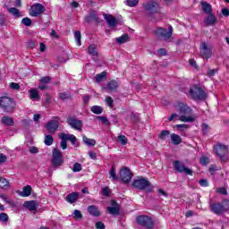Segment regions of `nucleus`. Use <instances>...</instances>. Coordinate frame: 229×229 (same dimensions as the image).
Masks as SVG:
<instances>
[{"instance_id": "f257e3e1", "label": "nucleus", "mask_w": 229, "mask_h": 229, "mask_svg": "<svg viewBox=\"0 0 229 229\" xmlns=\"http://www.w3.org/2000/svg\"><path fill=\"white\" fill-rule=\"evenodd\" d=\"M131 187L132 189H136V191H144V192H146L147 194H149V192H153L154 190L151 182L142 176H139L134 179L132 181Z\"/></svg>"}, {"instance_id": "f03ea898", "label": "nucleus", "mask_w": 229, "mask_h": 229, "mask_svg": "<svg viewBox=\"0 0 229 229\" xmlns=\"http://www.w3.org/2000/svg\"><path fill=\"white\" fill-rule=\"evenodd\" d=\"M177 111L181 114L179 120L182 123H194L195 119L193 116H187L191 115L192 109L189 107L185 103L179 102L176 106Z\"/></svg>"}, {"instance_id": "7ed1b4c3", "label": "nucleus", "mask_w": 229, "mask_h": 229, "mask_svg": "<svg viewBox=\"0 0 229 229\" xmlns=\"http://www.w3.org/2000/svg\"><path fill=\"white\" fill-rule=\"evenodd\" d=\"M16 106L17 103L13 98L6 96L0 97V108L4 114H13Z\"/></svg>"}, {"instance_id": "20e7f679", "label": "nucleus", "mask_w": 229, "mask_h": 229, "mask_svg": "<svg viewBox=\"0 0 229 229\" xmlns=\"http://www.w3.org/2000/svg\"><path fill=\"white\" fill-rule=\"evenodd\" d=\"M143 8L148 13V17L150 18V21L152 22L155 21V18H153V15L155 13H160V5L156 1H149L143 4Z\"/></svg>"}, {"instance_id": "39448f33", "label": "nucleus", "mask_w": 229, "mask_h": 229, "mask_svg": "<svg viewBox=\"0 0 229 229\" xmlns=\"http://www.w3.org/2000/svg\"><path fill=\"white\" fill-rule=\"evenodd\" d=\"M189 94L194 101H205L207 99V92L199 86L190 88Z\"/></svg>"}, {"instance_id": "423d86ee", "label": "nucleus", "mask_w": 229, "mask_h": 229, "mask_svg": "<svg viewBox=\"0 0 229 229\" xmlns=\"http://www.w3.org/2000/svg\"><path fill=\"white\" fill-rule=\"evenodd\" d=\"M154 33L157 38H163L165 41H167L173 37V26H170L168 30L162 27H158L154 30Z\"/></svg>"}, {"instance_id": "0eeeda50", "label": "nucleus", "mask_w": 229, "mask_h": 229, "mask_svg": "<svg viewBox=\"0 0 229 229\" xmlns=\"http://www.w3.org/2000/svg\"><path fill=\"white\" fill-rule=\"evenodd\" d=\"M136 223H138L140 226H143V228H148V229H151L155 226V222H153V218L146 215H140L137 216Z\"/></svg>"}, {"instance_id": "6e6552de", "label": "nucleus", "mask_w": 229, "mask_h": 229, "mask_svg": "<svg viewBox=\"0 0 229 229\" xmlns=\"http://www.w3.org/2000/svg\"><path fill=\"white\" fill-rule=\"evenodd\" d=\"M174 169L176 173H180L181 174H188L189 176H192L193 172L191 168L185 166L183 162L180 160H175L173 162Z\"/></svg>"}, {"instance_id": "1a4fd4ad", "label": "nucleus", "mask_w": 229, "mask_h": 229, "mask_svg": "<svg viewBox=\"0 0 229 229\" xmlns=\"http://www.w3.org/2000/svg\"><path fill=\"white\" fill-rule=\"evenodd\" d=\"M64 164V156L58 148L52 150V165L54 167H60Z\"/></svg>"}, {"instance_id": "9d476101", "label": "nucleus", "mask_w": 229, "mask_h": 229, "mask_svg": "<svg viewBox=\"0 0 229 229\" xmlns=\"http://www.w3.org/2000/svg\"><path fill=\"white\" fill-rule=\"evenodd\" d=\"M213 149L220 160L225 162V157H226V154L228 153V146L222 143H217L216 145H214Z\"/></svg>"}, {"instance_id": "9b49d317", "label": "nucleus", "mask_w": 229, "mask_h": 229, "mask_svg": "<svg viewBox=\"0 0 229 229\" xmlns=\"http://www.w3.org/2000/svg\"><path fill=\"white\" fill-rule=\"evenodd\" d=\"M44 12H46V7L42 5V4L35 3L30 5L29 15H30V17H38V15L44 13Z\"/></svg>"}, {"instance_id": "f8f14e48", "label": "nucleus", "mask_w": 229, "mask_h": 229, "mask_svg": "<svg viewBox=\"0 0 229 229\" xmlns=\"http://www.w3.org/2000/svg\"><path fill=\"white\" fill-rule=\"evenodd\" d=\"M133 176V174L131 173V170L128 167H124L120 170V178L123 183H130L131 181V178Z\"/></svg>"}, {"instance_id": "ddd939ff", "label": "nucleus", "mask_w": 229, "mask_h": 229, "mask_svg": "<svg viewBox=\"0 0 229 229\" xmlns=\"http://www.w3.org/2000/svg\"><path fill=\"white\" fill-rule=\"evenodd\" d=\"M68 124L73 128V130H78L81 131V128H83V122L81 120H78L75 117L69 116L67 118Z\"/></svg>"}, {"instance_id": "4468645a", "label": "nucleus", "mask_w": 229, "mask_h": 229, "mask_svg": "<svg viewBox=\"0 0 229 229\" xmlns=\"http://www.w3.org/2000/svg\"><path fill=\"white\" fill-rule=\"evenodd\" d=\"M200 56L203 60L212 58V49L208 48V45L206 42L202 43V47H200Z\"/></svg>"}, {"instance_id": "2eb2a0df", "label": "nucleus", "mask_w": 229, "mask_h": 229, "mask_svg": "<svg viewBox=\"0 0 229 229\" xmlns=\"http://www.w3.org/2000/svg\"><path fill=\"white\" fill-rule=\"evenodd\" d=\"M209 208L213 214H216V216H221V214H225V211L223 210V206L221 205V202H214L209 204Z\"/></svg>"}, {"instance_id": "dca6fc26", "label": "nucleus", "mask_w": 229, "mask_h": 229, "mask_svg": "<svg viewBox=\"0 0 229 229\" xmlns=\"http://www.w3.org/2000/svg\"><path fill=\"white\" fill-rule=\"evenodd\" d=\"M46 128L49 131V133H55L60 128V123L58 121L52 120L46 124Z\"/></svg>"}, {"instance_id": "f3484780", "label": "nucleus", "mask_w": 229, "mask_h": 229, "mask_svg": "<svg viewBox=\"0 0 229 229\" xmlns=\"http://www.w3.org/2000/svg\"><path fill=\"white\" fill-rule=\"evenodd\" d=\"M104 19L106 21L109 28H115L118 24L117 18L114 17L112 14H104Z\"/></svg>"}, {"instance_id": "a211bd4d", "label": "nucleus", "mask_w": 229, "mask_h": 229, "mask_svg": "<svg viewBox=\"0 0 229 229\" xmlns=\"http://www.w3.org/2000/svg\"><path fill=\"white\" fill-rule=\"evenodd\" d=\"M88 213L89 216H93V217H99L101 216V211L99 210V208L96 205H90L87 208Z\"/></svg>"}, {"instance_id": "6ab92c4d", "label": "nucleus", "mask_w": 229, "mask_h": 229, "mask_svg": "<svg viewBox=\"0 0 229 229\" xmlns=\"http://www.w3.org/2000/svg\"><path fill=\"white\" fill-rule=\"evenodd\" d=\"M23 207L30 211L37 210V208L38 207V201L37 200H27L23 203Z\"/></svg>"}, {"instance_id": "aec40b11", "label": "nucleus", "mask_w": 229, "mask_h": 229, "mask_svg": "<svg viewBox=\"0 0 229 229\" xmlns=\"http://www.w3.org/2000/svg\"><path fill=\"white\" fill-rule=\"evenodd\" d=\"M204 22L206 26H214V24H217V17H216V14L211 13L208 14Z\"/></svg>"}, {"instance_id": "412c9836", "label": "nucleus", "mask_w": 229, "mask_h": 229, "mask_svg": "<svg viewBox=\"0 0 229 229\" xmlns=\"http://www.w3.org/2000/svg\"><path fill=\"white\" fill-rule=\"evenodd\" d=\"M106 87L110 92H115V90L119 89V82L116 80H111L107 82Z\"/></svg>"}, {"instance_id": "4be33fe9", "label": "nucleus", "mask_w": 229, "mask_h": 229, "mask_svg": "<svg viewBox=\"0 0 229 229\" xmlns=\"http://www.w3.org/2000/svg\"><path fill=\"white\" fill-rule=\"evenodd\" d=\"M78 198H80V194L78 192H72L66 196V201L71 204L76 203Z\"/></svg>"}, {"instance_id": "5701e85b", "label": "nucleus", "mask_w": 229, "mask_h": 229, "mask_svg": "<svg viewBox=\"0 0 229 229\" xmlns=\"http://www.w3.org/2000/svg\"><path fill=\"white\" fill-rule=\"evenodd\" d=\"M114 40L121 46L123 44H126V42H130V36L128 34H123L121 37L115 38Z\"/></svg>"}, {"instance_id": "b1692460", "label": "nucleus", "mask_w": 229, "mask_h": 229, "mask_svg": "<svg viewBox=\"0 0 229 229\" xmlns=\"http://www.w3.org/2000/svg\"><path fill=\"white\" fill-rule=\"evenodd\" d=\"M1 123L4 126H13L15 124V122L13 121V118L10 116H4L1 118Z\"/></svg>"}, {"instance_id": "393cba45", "label": "nucleus", "mask_w": 229, "mask_h": 229, "mask_svg": "<svg viewBox=\"0 0 229 229\" xmlns=\"http://www.w3.org/2000/svg\"><path fill=\"white\" fill-rule=\"evenodd\" d=\"M20 196L22 198H28V196H31V187L30 185L23 187V191H20Z\"/></svg>"}, {"instance_id": "a878e982", "label": "nucleus", "mask_w": 229, "mask_h": 229, "mask_svg": "<svg viewBox=\"0 0 229 229\" xmlns=\"http://www.w3.org/2000/svg\"><path fill=\"white\" fill-rule=\"evenodd\" d=\"M202 10H203V13H208V15L212 13V12H213L212 4H210L207 2H202Z\"/></svg>"}, {"instance_id": "bb28decb", "label": "nucleus", "mask_w": 229, "mask_h": 229, "mask_svg": "<svg viewBox=\"0 0 229 229\" xmlns=\"http://www.w3.org/2000/svg\"><path fill=\"white\" fill-rule=\"evenodd\" d=\"M107 212L112 216H119L121 213V207H107Z\"/></svg>"}, {"instance_id": "cd10ccee", "label": "nucleus", "mask_w": 229, "mask_h": 229, "mask_svg": "<svg viewBox=\"0 0 229 229\" xmlns=\"http://www.w3.org/2000/svg\"><path fill=\"white\" fill-rule=\"evenodd\" d=\"M170 137L172 139V144L174 146H178L182 142V137H180L178 134L172 133Z\"/></svg>"}, {"instance_id": "c85d7f7f", "label": "nucleus", "mask_w": 229, "mask_h": 229, "mask_svg": "<svg viewBox=\"0 0 229 229\" xmlns=\"http://www.w3.org/2000/svg\"><path fill=\"white\" fill-rule=\"evenodd\" d=\"M7 12H9V13H11L12 15H13L14 17H22V13H21V11H19V9L15 8V7H10L7 9Z\"/></svg>"}, {"instance_id": "c756f323", "label": "nucleus", "mask_w": 229, "mask_h": 229, "mask_svg": "<svg viewBox=\"0 0 229 229\" xmlns=\"http://www.w3.org/2000/svg\"><path fill=\"white\" fill-rule=\"evenodd\" d=\"M95 80L97 83H101V81H105L106 80V72H102L100 73H98L95 76Z\"/></svg>"}, {"instance_id": "7c9ffc66", "label": "nucleus", "mask_w": 229, "mask_h": 229, "mask_svg": "<svg viewBox=\"0 0 229 229\" xmlns=\"http://www.w3.org/2000/svg\"><path fill=\"white\" fill-rule=\"evenodd\" d=\"M58 137L59 139H61V143H60L61 148L64 150L67 148V140L65 139L64 132H60L58 134Z\"/></svg>"}, {"instance_id": "2f4dec72", "label": "nucleus", "mask_w": 229, "mask_h": 229, "mask_svg": "<svg viewBox=\"0 0 229 229\" xmlns=\"http://www.w3.org/2000/svg\"><path fill=\"white\" fill-rule=\"evenodd\" d=\"M171 135V131H167V130H163L158 136V139H160V140H167V139H169V136Z\"/></svg>"}, {"instance_id": "473e14b6", "label": "nucleus", "mask_w": 229, "mask_h": 229, "mask_svg": "<svg viewBox=\"0 0 229 229\" xmlns=\"http://www.w3.org/2000/svg\"><path fill=\"white\" fill-rule=\"evenodd\" d=\"M88 53L91 56H98V47H96V45H89L88 47Z\"/></svg>"}, {"instance_id": "72a5a7b5", "label": "nucleus", "mask_w": 229, "mask_h": 229, "mask_svg": "<svg viewBox=\"0 0 229 229\" xmlns=\"http://www.w3.org/2000/svg\"><path fill=\"white\" fill-rule=\"evenodd\" d=\"M63 135L64 136L66 140H70V142L74 146V144H76V141L78 140V139L76 138V136H74V134H65L63 132Z\"/></svg>"}, {"instance_id": "f704fd0d", "label": "nucleus", "mask_w": 229, "mask_h": 229, "mask_svg": "<svg viewBox=\"0 0 229 229\" xmlns=\"http://www.w3.org/2000/svg\"><path fill=\"white\" fill-rule=\"evenodd\" d=\"M82 140L86 144V146H96V140L89 139L87 136H83Z\"/></svg>"}, {"instance_id": "c9c22d12", "label": "nucleus", "mask_w": 229, "mask_h": 229, "mask_svg": "<svg viewBox=\"0 0 229 229\" xmlns=\"http://www.w3.org/2000/svg\"><path fill=\"white\" fill-rule=\"evenodd\" d=\"M90 111L93 114H96V115H99L100 114H103V107L100 106H91Z\"/></svg>"}, {"instance_id": "e433bc0d", "label": "nucleus", "mask_w": 229, "mask_h": 229, "mask_svg": "<svg viewBox=\"0 0 229 229\" xmlns=\"http://www.w3.org/2000/svg\"><path fill=\"white\" fill-rule=\"evenodd\" d=\"M37 46H38V43H37V41H35V40L29 39L26 42V47L28 49H33V48L37 47Z\"/></svg>"}, {"instance_id": "4c0bfd02", "label": "nucleus", "mask_w": 229, "mask_h": 229, "mask_svg": "<svg viewBox=\"0 0 229 229\" xmlns=\"http://www.w3.org/2000/svg\"><path fill=\"white\" fill-rule=\"evenodd\" d=\"M45 145L46 146H53V143L55 142V138H53L52 135H47L45 138Z\"/></svg>"}, {"instance_id": "58836bf2", "label": "nucleus", "mask_w": 229, "mask_h": 229, "mask_svg": "<svg viewBox=\"0 0 229 229\" xmlns=\"http://www.w3.org/2000/svg\"><path fill=\"white\" fill-rule=\"evenodd\" d=\"M10 185V182L6 178L4 177H0V189H6Z\"/></svg>"}, {"instance_id": "ea45409f", "label": "nucleus", "mask_w": 229, "mask_h": 229, "mask_svg": "<svg viewBox=\"0 0 229 229\" xmlns=\"http://www.w3.org/2000/svg\"><path fill=\"white\" fill-rule=\"evenodd\" d=\"M117 142H120L122 146H126V144H128V138H126L124 135H119L117 137Z\"/></svg>"}, {"instance_id": "a19ab883", "label": "nucleus", "mask_w": 229, "mask_h": 229, "mask_svg": "<svg viewBox=\"0 0 229 229\" xmlns=\"http://www.w3.org/2000/svg\"><path fill=\"white\" fill-rule=\"evenodd\" d=\"M224 212H229V199H224L221 202Z\"/></svg>"}, {"instance_id": "79ce46f5", "label": "nucleus", "mask_w": 229, "mask_h": 229, "mask_svg": "<svg viewBox=\"0 0 229 229\" xmlns=\"http://www.w3.org/2000/svg\"><path fill=\"white\" fill-rule=\"evenodd\" d=\"M74 38L76 40L77 46H81V32L80 30L75 31Z\"/></svg>"}, {"instance_id": "37998d69", "label": "nucleus", "mask_w": 229, "mask_h": 229, "mask_svg": "<svg viewBox=\"0 0 229 229\" xmlns=\"http://www.w3.org/2000/svg\"><path fill=\"white\" fill-rule=\"evenodd\" d=\"M30 99H38L39 98L38 90H37L36 89H31L30 90Z\"/></svg>"}, {"instance_id": "c03bdc74", "label": "nucleus", "mask_w": 229, "mask_h": 229, "mask_svg": "<svg viewBox=\"0 0 229 229\" xmlns=\"http://www.w3.org/2000/svg\"><path fill=\"white\" fill-rule=\"evenodd\" d=\"M125 4H127V6H130L131 8H134V6H137V4H139V0H126Z\"/></svg>"}, {"instance_id": "a18cd8bd", "label": "nucleus", "mask_w": 229, "mask_h": 229, "mask_svg": "<svg viewBox=\"0 0 229 229\" xmlns=\"http://www.w3.org/2000/svg\"><path fill=\"white\" fill-rule=\"evenodd\" d=\"M199 162L202 165H208L210 164V158L207 156L201 157Z\"/></svg>"}, {"instance_id": "49530a36", "label": "nucleus", "mask_w": 229, "mask_h": 229, "mask_svg": "<svg viewBox=\"0 0 229 229\" xmlns=\"http://www.w3.org/2000/svg\"><path fill=\"white\" fill-rule=\"evenodd\" d=\"M97 119H98V121H101L103 124H106V126H110V121L108 120V118H106V116H97Z\"/></svg>"}, {"instance_id": "de8ad7c7", "label": "nucleus", "mask_w": 229, "mask_h": 229, "mask_svg": "<svg viewBox=\"0 0 229 229\" xmlns=\"http://www.w3.org/2000/svg\"><path fill=\"white\" fill-rule=\"evenodd\" d=\"M21 24L24 26L30 27L31 24H33V21L29 17H25L21 20Z\"/></svg>"}, {"instance_id": "09e8293b", "label": "nucleus", "mask_w": 229, "mask_h": 229, "mask_svg": "<svg viewBox=\"0 0 229 229\" xmlns=\"http://www.w3.org/2000/svg\"><path fill=\"white\" fill-rule=\"evenodd\" d=\"M10 217L8 216V214L6 213H0V221L2 223H8Z\"/></svg>"}, {"instance_id": "8fccbe9b", "label": "nucleus", "mask_w": 229, "mask_h": 229, "mask_svg": "<svg viewBox=\"0 0 229 229\" xmlns=\"http://www.w3.org/2000/svg\"><path fill=\"white\" fill-rule=\"evenodd\" d=\"M109 174H110L111 178H113L114 180H119V176L115 175V166H114V165L111 166Z\"/></svg>"}, {"instance_id": "3c124183", "label": "nucleus", "mask_w": 229, "mask_h": 229, "mask_svg": "<svg viewBox=\"0 0 229 229\" xmlns=\"http://www.w3.org/2000/svg\"><path fill=\"white\" fill-rule=\"evenodd\" d=\"M59 98L62 101H64V99H71L72 96L69 93L62 92L59 93Z\"/></svg>"}, {"instance_id": "603ef678", "label": "nucleus", "mask_w": 229, "mask_h": 229, "mask_svg": "<svg viewBox=\"0 0 229 229\" xmlns=\"http://www.w3.org/2000/svg\"><path fill=\"white\" fill-rule=\"evenodd\" d=\"M82 169H83V167H81V164L75 163L73 165V167H72L73 173H80V171H81Z\"/></svg>"}, {"instance_id": "864d4df0", "label": "nucleus", "mask_w": 229, "mask_h": 229, "mask_svg": "<svg viewBox=\"0 0 229 229\" xmlns=\"http://www.w3.org/2000/svg\"><path fill=\"white\" fill-rule=\"evenodd\" d=\"M89 16L91 17V21H95V22L99 23V16L96 13V12H91L89 13Z\"/></svg>"}, {"instance_id": "5fc2aeb1", "label": "nucleus", "mask_w": 229, "mask_h": 229, "mask_svg": "<svg viewBox=\"0 0 229 229\" xmlns=\"http://www.w3.org/2000/svg\"><path fill=\"white\" fill-rule=\"evenodd\" d=\"M21 124L25 130H28L31 124V120L24 119L21 121Z\"/></svg>"}, {"instance_id": "6e6d98bb", "label": "nucleus", "mask_w": 229, "mask_h": 229, "mask_svg": "<svg viewBox=\"0 0 229 229\" xmlns=\"http://www.w3.org/2000/svg\"><path fill=\"white\" fill-rule=\"evenodd\" d=\"M189 64H190V65H191V67L193 69H195V71H199V66H198V64H196V60L195 59H190L189 60Z\"/></svg>"}, {"instance_id": "4d7b16f0", "label": "nucleus", "mask_w": 229, "mask_h": 229, "mask_svg": "<svg viewBox=\"0 0 229 229\" xmlns=\"http://www.w3.org/2000/svg\"><path fill=\"white\" fill-rule=\"evenodd\" d=\"M216 192H218V194H222V196H227L228 195V191L225 187L218 188L216 190Z\"/></svg>"}, {"instance_id": "13d9d810", "label": "nucleus", "mask_w": 229, "mask_h": 229, "mask_svg": "<svg viewBox=\"0 0 229 229\" xmlns=\"http://www.w3.org/2000/svg\"><path fill=\"white\" fill-rule=\"evenodd\" d=\"M73 217L75 219H81L83 217V215H81V211L75 209L73 212Z\"/></svg>"}, {"instance_id": "bf43d9fd", "label": "nucleus", "mask_w": 229, "mask_h": 229, "mask_svg": "<svg viewBox=\"0 0 229 229\" xmlns=\"http://www.w3.org/2000/svg\"><path fill=\"white\" fill-rule=\"evenodd\" d=\"M0 26H6V16L0 13Z\"/></svg>"}, {"instance_id": "052dcab7", "label": "nucleus", "mask_w": 229, "mask_h": 229, "mask_svg": "<svg viewBox=\"0 0 229 229\" xmlns=\"http://www.w3.org/2000/svg\"><path fill=\"white\" fill-rule=\"evenodd\" d=\"M10 88L13 89V90H19V89H21V85L17 82H11Z\"/></svg>"}, {"instance_id": "680f3d73", "label": "nucleus", "mask_w": 229, "mask_h": 229, "mask_svg": "<svg viewBox=\"0 0 229 229\" xmlns=\"http://www.w3.org/2000/svg\"><path fill=\"white\" fill-rule=\"evenodd\" d=\"M201 128H202V134L207 135V133H208V124L202 123Z\"/></svg>"}, {"instance_id": "e2e57ef3", "label": "nucleus", "mask_w": 229, "mask_h": 229, "mask_svg": "<svg viewBox=\"0 0 229 229\" xmlns=\"http://www.w3.org/2000/svg\"><path fill=\"white\" fill-rule=\"evenodd\" d=\"M175 128H177V130H180V131H183V130H187V128H189V125H187V124H176Z\"/></svg>"}, {"instance_id": "0e129e2a", "label": "nucleus", "mask_w": 229, "mask_h": 229, "mask_svg": "<svg viewBox=\"0 0 229 229\" xmlns=\"http://www.w3.org/2000/svg\"><path fill=\"white\" fill-rule=\"evenodd\" d=\"M103 196H110V188L108 186L102 189Z\"/></svg>"}, {"instance_id": "69168bd1", "label": "nucleus", "mask_w": 229, "mask_h": 229, "mask_svg": "<svg viewBox=\"0 0 229 229\" xmlns=\"http://www.w3.org/2000/svg\"><path fill=\"white\" fill-rule=\"evenodd\" d=\"M8 160V157L4 153H0V164H4Z\"/></svg>"}, {"instance_id": "338daca9", "label": "nucleus", "mask_w": 229, "mask_h": 229, "mask_svg": "<svg viewBox=\"0 0 229 229\" xmlns=\"http://www.w3.org/2000/svg\"><path fill=\"white\" fill-rule=\"evenodd\" d=\"M200 187H208V181L207 179H201L199 182Z\"/></svg>"}, {"instance_id": "774afa93", "label": "nucleus", "mask_w": 229, "mask_h": 229, "mask_svg": "<svg viewBox=\"0 0 229 229\" xmlns=\"http://www.w3.org/2000/svg\"><path fill=\"white\" fill-rule=\"evenodd\" d=\"M97 229H105V224L101 221H98L95 224Z\"/></svg>"}]
</instances>
